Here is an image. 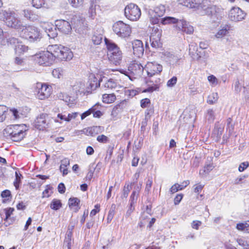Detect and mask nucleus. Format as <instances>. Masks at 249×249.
<instances>
[{"instance_id":"f257e3e1","label":"nucleus","mask_w":249,"mask_h":249,"mask_svg":"<svg viewBox=\"0 0 249 249\" xmlns=\"http://www.w3.org/2000/svg\"><path fill=\"white\" fill-rule=\"evenodd\" d=\"M179 3L190 8L200 10L201 15L209 16L214 20L220 19L223 15V9L212 4L209 0H180Z\"/></svg>"},{"instance_id":"f03ea898","label":"nucleus","mask_w":249,"mask_h":249,"mask_svg":"<svg viewBox=\"0 0 249 249\" xmlns=\"http://www.w3.org/2000/svg\"><path fill=\"white\" fill-rule=\"evenodd\" d=\"M0 20L8 27L20 30L24 27L23 22L14 11L1 9L0 10Z\"/></svg>"},{"instance_id":"7ed1b4c3","label":"nucleus","mask_w":249,"mask_h":249,"mask_svg":"<svg viewBox=\"0 0 249 249\" xmlns=\"http://www.w3.org/2000/svg\"><path fill=\"white\" fill-rule=\"evenodd\" d=\"M48 50L53 55V59L57 58L60 60H70L73 57V53L68 47L60 44L49 45Z\"/></svg>"},{"instance_id":"20e7f679","label":"nucleus","mask_w":249,"mask_h":249,"mask_svg":"<svg viewBox=\"0 0 249 249\" xmlns=\"http://www.w3.org/2000/svg\"><path fill=\"white\" fill-rule=\"evenodd\" d=\"M19 33L21 37L31 42L39 41L42 38L40 30L32 25H24Z\"/></svg>"},{"instance_id":"39448f33","label":"nucleus","mask_w":249,"mask_h":249,"mask_svg":"<svg viewBox=\"0 0 249 249\" xmlns=\"http://www.w3.org/2000/svg\"><path fill=\"white\" fill-rule=\"evenodd\" d=\"M161 23L163 25L168 24H176V27L179 30L188 34H191L194 32V28L186 21L178 19L171 17H166L161 19Z\"/></svg>"},{"instance_id":"423d86ee","label":"nucleus","mask_w":249,"mask_h":249,"mask_svg":"<svg viewBox=\"0 0 249 249\" xmlns=\"http://www.w3.org/2000/svg\"><path fill=\"white\" fill-rule=\"evenodd\" d=\"M106 44L108 50V55L109 60L115 65L120 64L123 53L119 47L114 43L106 39Z\"/></svg>"},{"instance_id":"0eeeda50","label":"nucleus","mask_w":249,"mask_h":249,"mask_svg":"<svg viewBox=\"0 0 249 249\" xmlns=\"http://www.w3.org/2000/svg\"><path fill=\"white\" fill-rule=\"evenodd\" d=\"M35 60L39 65L43 66H49L54 61L53 55L48 49L46 51L37 53L35 56Z\"/></svg>"},{"instance_id":"6e6552de","label":"nucleus","mask_w":249,"mask_h":249,"mask_svg":"<svg viewBox=\"0 0 249 249\" xmlns=\"http://www.w3.org/2000/svg\"><path fill=\"white\" fill-rule=\"evenodd\" d=\"M113 30L118 36L124 38L129 36L131 33L129 25L122 21H119L114 24Z\"/></svg>"},{"instance_id":"1a4fd4ad","label":"nucleus","mask_w":249,"mask_h":249,"mask_svg":"<svg viewBox=\"0 0 249 249\" xmlns=\"http://www.w3.org/2000/svg\"><path fill=\"white\" fill-rule=\"evenodd\" d=\"M124 15L129 20L136 21L140 18L141 12L137 5L130 3L124 9Z\"/></svg>"},{"instance_id":"9d476101","label":"nucleus","mask_w":249,"mask_h":249,"mask_svg":"<svg viewBox=\"0 0 249 249\" xmlns=\"http://www.w3.org/2000/svg\"><path fill=\"white\" fill-rule=\"evenodd\" d=\"M51 88L46 84L37 83L35 87L36 96L40 100L48 98L51 94Z\"/></svg>"},{"instance_id":"9b49d317","label":"nucleus","mask_w":249,"mask_h":249,"mask_svg":"<svg viewBox=\"0 0 249 249\" xmlns=\"http://www.w3.org/2000/svg\"><path fill=\"white\" fill-rule=\"evenodd\" d=\"M162 30L158 27H153L150 36V42L152 48L157 49L160 48L162 43L160 41Z\"/></svg>"},{"instance_id":"f8f14e48","label":"nucleus","mask_w":249,"mask_h":249,"mask_svg":"<svg viewBox=\"0 0 249 249\" xmlns=\"http://www.w3.org/2000/svg\"><path fill=\"white\" fill-rule=\"evenodd\" d=\"M97 75L96 76L94 74H90L89 77V80L86 84L88 93L91 94L93 90H95L100 87V83L102 81L101 76Z\"/></svg>"},{"instance_id":"ddd939ff","label":"nucleus","mask_w":249,"mask_h":249,"mask_svg":"<svg viewBox=\"0 0 249 249\" xmlns=\"http://www.w3.org/2000/svg\"><path fill=\"white\" fill-rule=\"evenodd\" d=\"M246 14L239 7H232L229 11L228 17L230 20L239 22L243 20Z\"/></svg>"},{"instance_id":"4468645a","label":"nucleus","mask_w":249,"mask_h":249,"mask_svg":"<svg viewBox=\"0 0 249 249\" xmlns=\"http://www.w3.org/2000/svg\"><path fill=\"white\" fill-rule=\"evenodd\" d=\"M149 77L160 73L162 70V66L155 62H148L144 68Z\"/></svg>"},{"instance_id":"2eb2a0df","label":"nucleus","mask_w":249,"mask_h":249,"mask_svg":"<svg viewBox=\"0 0 249 249\" xmlns=\"http://www.w3.org/2000/svg\"><path fill=\"white\" fill-rule=\"evenodd\" d=\"M104 131V127L100 126H93L85 128L76 132L77 135L84 134L87 136H94Z\"/></svg>"},{"instance_id":"dca6fc26","label":"nucleus","mask_w":249,"mask_h":249,"mask_svg":"<svg viewBox=\"0 0 249 249\" xmlns=\"http://www.w3.org/2000/svg\"><path fill=\"white\" fill-rule=\"evenodd\" d=\"M55 26L58 31L64 34H68L71 30L70 23L65 20L59 19L55 20Z\"/></svg>"},{"instance_id":"f3484780","label":"nucleus","mask_w":249,"mask_h":249,"mask_svg":"<svg viewBox=\"0 0 249 249\" xmlns=\"http://www.w3.org/2000/svg\"><path fill=\"white\" fill-rule=\"evenodd\" d=\"M132 47L133 51V54L137 57H141L143 55L144 48L142 41L136 39L132 41Z\"/></svg>"},{"instance_id":"a211bd4d","label":"nucleus","mask_w":249,"mask_h":249,"mask_svg":"<svg viewBox=\"0 0 249 249\" xmlns=\"http://www.w3.org/2000/svg\"><path fill=\"white\" fill-rule=\"evenodd\" d=\"M72 89L76 95H88V90L85 83L82 81H77L72 86Z\"/></svg>"},{"instance_id":"6ab92c4d","label":"nucleus","mask_w":249,"mask_h":249,"mask_svg":"<svg viewBox=\"0 0 249 249\" xmlns=\"http://www.w3.org/2000/svg\"><path fill=\"white\" fill-rule=\"evenodd\" d=\"M161 57L165 61L169 62L171 64L175 65L178 63L180 59V57L177 55H175L173 53L164 51L161 53Z\"/></svg>"},{"instance_id":"aec40b11","label":"nucleus","mask_w":249,"mask_h":249,"mask_svg":"<svg viewBox=\"0 0 249 249\" xmlns=\"http://www.w3.org/2000/svg\"><path fill=\"white\" fill-rule=\"evenodd\" d=\"M9 42L10 44H13L15 45V50L17 53L20 54L25 52H27L28 50V47L21 42H19L18 39L15 37H11L9 39Z\"/></svg>"},{"instance_id":"412c9836","label":"nucleus","mask_w":249,"mask_h":249,"mask_svg":"<svg viewBox=\"0 0 249 249\" xmlns=\"http://www.w3.org/2000/svg\"><path fill=\"white\" fill-rule=\"evenodd\" d=\"M43 28L50 37L54 38L57 36V32L56 31V28L55 26H53L51 23H44Z\"/></svg>"},{"instance_id":"4be33fe9","label":"nucleus","mask_w":249,"mask_h":249,"mask_svg":"<svg viewBox=\"0 0 249 249\" xmlns=\"http://www.w3.org/2000/svg\"><path fill=\"white\" fill-rule=\"evenodd\" d=\"M160 82V78H157L155 80L150 79L148 82V87L143 90V92H152L157 90L159 88V85Z\"/></svg>"},{"instance_id":"5701e85b","label":"nucleus","mask_w":249,"mask_h":249,"mask_svg":"<svg viewBox=\"0 0 249 249\" xmlns=\"http://www.w3.org/2000/svg\"><path fill=\"white\" fill-rule=\"evenodd\" d=\"M23 127V126L21 125H12L7 127L4 129V131L7 134L8 136H10L14 133L24 132Z\"/></svg>"},{"instance_id":"b1692460","label":"nucleus","mask_w":249,"mask_h":249,"mask_svg":"<svg viewBox=\"0 0 249 249\" xmlns=\"http://www.w3.org/2000/svg\"><path fill=\"white\" fill-rule=\"evenodd\" d=\"M143 70L142 66L136 60L131 61L128 67V70L134 74L139 73Z\"/></svg>"},{"instance_id":"393cba45","label":"nucleus","mask_w":249,"mask_h":249,"mask_svg":"<svg viewBox=\"0 0 249 249\" xmlns=\"http://www.w3.org/2000/svg\"><path fill=\"white\" fill-rule=\"evenodd\" d=\"M22 14L25 18L31 21H36L39 18L38 15L30 10H23Z\"/></svg>"},{"instance_id":"a878e982","label":"nucleus","mask_w":249,"mask_h":249,"mask_svg":"<svg viewBox=\"0 0 249 249\" xmlns=\"http://www.w3.org/2000/svg\"><path fill=\"white\" fill-rule=\"evenodd\" d=\"M230 28V26L227 24L223 26H221L220 28L215 34V37L217 38H221L223 37L229 33Z\"/></svg>"},{"instance_id":"bb28decb","label":"nucleus","mask_w":249,"mask_h":249,"mask_svg":"<svg viewBox=\"0 0 249 249\" xmlns=\"http://www.w3.org/2000/svg\"><path fill=\"white\" fill-rule=\"evenodd\" d=\"M45 115L42 114L36 120V125L38 129H43L47 126L46 120L45 119Z\"/></svg>"},{"instance_id":"cd10ccee","label":"nucleus","mask_w":249,"mask_h":249,"mask_svg":"<svg viewBox=\"0 0 249 249\" xmlns=\"http://www.w3.org/2000/svg\"><path fill=\"white\" fill-rule=\"evenodd\" d=\"M96 6L97 0H90L88 13L89 17L92 18H93L96 15Z\"/></svg>"},{"instance_id":"c85d7f7f","label":"nucleus","mask_w":249,"mask_h":249,"mask_svg":"<svg viewBox=\"0 0 249 249\" xmlns=\"http://www.w3.org/2000/svg\"><path fill=\"white\" fill-rule=\"evenodd\" d=\"M70 165V160L68 158H65L61 160L60 170L63 173V176L68 174V170L67 167Z\"/></svg>"},{"instance_id":"c756f323","label":"nucleus","mask_w":249,"mask_h":249,"mask_svg":"<svg viewBox=\"0 0 249 249\" xmlns=\"http://www.w3.org/2000/svg\"><path fill=\"white\" fill-rule=\"evenodd\" d=\"M116 99V95L114 93L104 94L102 96V101L106 104L113 103Z\"/></svg>"},{"instance_id":"7c9ffc66","label":"nucleus","mask_w":249,"mask_h":249,"mask_svg":"<svg viewBox=\"0 0 249 249\" xmlns=\"http://www.w3.org/2000/svg\"><path fill=\"white\" fill-rule=\"evenodd\" d=\"M117 83L116 81L113 79H109L103 86L105 90L115 89L117 87Z\"/></svg>"},{"instance_id":"2f4dec72","label":"nucleus","mask_w":249,"mask_h":249,"mask_svg":"<svg viewBox=\"0 0 249 249\" xmlns=\"http://www.w3.org/2000/svg\"><path fill=\"white\" fill-rule=\"evenodd\" d=\"M206 120L210 123H213L215 119V112L213 109L207 110L205 114Z\"/></svg>"},{"instance_id":"473e14b6","label":"nucleus","mask_w":249,"mask_h":249,"mask_svg":"<svg viewBox=\"0 0 249 249\" xmlns=\"http://www.w3.org/2000/svg\"><path fill=\"white\" fill-rule=\"evenodd\" d=\"M154 12L155 13V15H154L155 17H161L164 15L165 12V7L163 5H159L155 8Z\"/></svg>"},{"instance_id":"72a5a7b5","label":"nucleus","mask_w":249,"mask_h":249,"mask_svg":"<svg viewBox=\"0 0 249 249\" xmlns=\"http://www.w3.org/2000/svg\"><path fill=\"white\" fill-rule=\"evenodd\" d=\"M62 204L60 200L57 199H53L51 204L50 208L54 210H58L62 207Z\"/></svg>"},{"instance_id":"f704fd0d","label":"nucleus","mask_w":249,"mask_h":249,"mask_svg":"<svg viewBox=\"0 0 249 249\" xmlns=\"http://www.w3.org/2000/svg\"><path fill=\"white\" fill-rule=\"evenodd\" d=\"M25 135V131L23 132H19L18 133H14L12 135H10L11 139L15 142H18L21 141L24 137Z\"/></svg>"},{"instance_id":"c9c22d12","label":"nucleus","mask_w":249,"mask_h":249,"mask_svg":"<svg viewBox=\"0 0 249 249\" xmlns=\"http://www.w3.org/2000/svg\"><path fill=\"white\" fill-rule=\"evenodd\" d=\"M142 183L140 184V187L138 186L137 191H133L130 197V203L134 204L136 202L137 199V196L138 195L140 190L141 189Z\"/></svg>"},{"instance_id":"e433bc0d","label":"nucleus","mask_w":249,"mask_h":249,"mask_svg":"<svg viewBox=\"0 0 249 249\" xmlns=\"http://www.w3.org/2000/svg\"><path fill=\"white\" fill-rule=\"evenodd\" d=\"M218 99V95L216 92H213L208 97L207 103L213 105L215 103Z\"/></svg>"},{"instance_id":"4c0bfd02","label":"nucleus","mask_w":249,"mask_h":249,"mask_svg":"<svg viewBox=\"0 0 249 249\" xmlns=\"http://www.w3.org/2000/svg\"><path fill=\"white\" fill-rule=\"evenodd\" d=\"M124 92L125 95L128 98H132L133 97L138 94L139 92V91L138 89H125Z\"/></svg>"},{"instance_id":"58836bf2","label":"nucleus","mask_w":249,"mask_h":249,"mask_svg":"<svg viewBox=\"0 0 249 249\" xmlns=\"http://www.w3.org/2000/svg\"><path fill=\"white\" fill-rule=\"evenodd\" d=\"M1 196L3 198V202L4 203L10 201L12 197L11 192L8 190H5L2 191L1 194Z\"/></svg>"},{"instance_id":"ea45409f","label":"nucleus","mask_w":249,"mask_h":249,"mask_svg":"<svg viewBox=\"0 0 249 249\" xmlns=\"http://www.w3.org/2000/svg\"><path fill=\"white\" fill-rule=\"evenodd\" d=\"M116 209V205L114 204H112L111 206L110 209L108 212V213L107 217V223L110 222L113 219L115 214V211Z\"/></svg>"},{"instance_id":"a19ab883","label":"nucleus","mask_w":249,"mask_h":249,"mask_svg":"<svg viewBox=\"0 0 249 249\" xmlns=\"http://www.w3.org/2000/svg\"><path fill=\"white\" fill-rule=\"evenodd\" d=\"M8 108L5 106L0 105V122L4 121L6 118V112Z\"/></svg>"},{"instance_id":"79ce46f5","label":"nucleus","mask_w":249,"mask_h":249,"mask_svg":"<svg viewBox=\"0 0 249 249\" xmlns=\"http://www.w3.org/2000/svg\"><path fill=\"white\" fill-rule=\"evenodd\" d=\"M64 73V71L60 68L54 69L52 71V74L54 77L60 78Z\"/></svg>"},{"instance_id":"37998d69","label":"nucleus","mask_w":249,"mask_h":249,"mask_svg":"<svg viewBox=\"0 0 249 249\" xmlns=\"http://www.w3.org/2000/svg\"><path fill=\"white\" fill-rule=\"evenodd\" d=\"M102 38L103 36L102 35L94 34L92 36L91 40L95 45H99L102 42Z\"/></svg>"},{"instance_id":"c03bdc74","label":"nucleus","mask_w":249,"mask_h":249,"mask_svg":"<svg viewBox=\"0 0 249 249\" xmlns=\"http://www.w3.org/2000/svg\"><path fill=\"white\" fill-rule=\"evenodd\" d=\"M73 7L78 8L83 5L84 0H68Z\"/></svg>"},{"instance_id":"a18cd8bd","label":"nucleus","mask_w":249,"mask_h":249,"mask_svg":"<svg viewBox=\"0 0 249 249\" xmlns=\"http://www.w3.org/2000/svg\"><path fill=\"white\" fill-rule=\"evenodd\" d=\"M15 176L16 178L14 182V184L16 189H18L19 184L20 183V178L21 177H22V175L19 172L16 171L15 173Z\"/></svg>"},{"instance_id":"49530a36","label":"nucleus","mask_w":249,"mask_h":249,"mask_svg":"<svg viewBox=\"0 0 249 249\" xmlns=\"http://www.w3.org/2000/svg\"><path fill=\"white\" fill-rule=\"evenodd\" d=\"M224 127L223 126L215 124L213 132L217 135V137H220L223 131Z\"/></svg>"},{"instance_id":"de8ad7c7","label":"nucleus","mask_w":249,"mask_h":249,"mask_svg":"<svg viewBox=\"0 0 249 249\" xmlns=\"http://www.w3.org/2000/svg\"><path fill=\"white\" fill-rule=\"evenodd\" d=\"M52 187L49 185H47L45 190L42 193V197H49L52 192L51 191Z\"/></svg>"},{"instance_id":"09e8293b","label":"nucleus","mask_w":249,"mask_h":249,"mask_svg":"<svg viewBox=\"0 0 249 249\" xmlns=\"http://www.w3.org/2000/svg\"><path fill=\"white\" fill-rule=\"evenodd\" d=\"M249 223L247 222L238 223L236 225V228L241 231L246 232V230L248 229Z\"/></svg>"},{"instance_id":"8fccbe9b","label":"nucleus","mask_w":249,"mask_h":249,"mask_svg":"<svg viewBox=\"0 0 249 249\" xmlns=\"http://www.w3.org/2000/svg\"><path fill=\"white\" fill-rule=\"evenodd\" d=\"M79 203V199L76 197L70 198L69 200V205L70 207L78 206Z\"/></svg>"},{"instance_id":"3c124183","label":"nucleus","mask_w":249,"mask_h":249,"mask_svg":"<svg viewBox=\"0 0 249 249\" xmlns=\"http://www.w3.org/2000/svg\"><path fill=\"white\" fill-rule=\"evenodd\" d=\"M32 5L36 8H39L44 4V0H32Z\"/></svg>"},{"instance_id":"603ef678","label":"nucleus","mask_w":249,"mask_h":249,"mask_svg":"<svg viewBox=\"0 0 249 249\" xmlns=\"http://www.w3.org/2000/svg\"><path fill=\"white\" fill-rule=\"evenodd\" d=\"M208 80L211 83V85L213 87L215 86L218 84V80L215 76L211 75L208 77Z\"/></svg>"},{"instance_id":"864d4df0","label":"nucleus","mask_w":249,"mask_h":249,"mask_svg":"<svg viewBox=\"0 0 249 249\" xmlns=\"http://www.w3.org/2000/svg\"><path fill=\"white\" fill-rule=\"evenodd\" d=\"M64 245L65 247L67 248V249H71V232H70L67 234V237L64 241Z\"/></svg>"},{"instance_id":"5fc2aeb1","label":"nucleus","mask_w":249,"mask_h":249,"mask_svg":"<svg viewBox=\"0 0 249 249\" xmlns=\"http://www.w3.org/2000/svg\"><path fill=\"white\" fill-rule=\"evenodd\" d=\"M177 77L176 76H173L167 81V86L169 88L173 87L177 84Z\"/></svg>"},{"instance_id":"6e6d98bb","label":"nucleus","mask_w":249,"mask_h":249,"mask_svg":"<svg viewBox=\"0 0 249 249\" xmlns=\"http://www.w3.org/2000/svg\"><path fill=\"white\" fill-rule=\"evenodd\" d=\"M97 141L99 142L106 143L108 142V138L104 135H101L97 137Z\"/></svg>"},{"instance_id":"4d7b16f0","label":"nucleus","mask_w":249,"mask_h":249,"mask_svg":"<svg viewBox=\"0 0 249 249\" xmlns=\"http://www.w3.org/2000/svg\"><path fill=\"white\" fill-rule=\"evenodd\" d=\"M130 188L131 187L129 184L124 186L123 189L122 197L124 198H126L127 197L128 194L130 191Z\"/></svg>"},{"instance_id":"13d9d810","label":"nucleus","mask_w":249,"mask_h":249,"mask_svg":"<svg viewBox=\"0 0 249 249\" xmlns=\"http://www.w3.org/2000/svg\"><path fill=\"white\" fill-rule=\"evenodd\" d=\"M133 204H129L128 209L126 212L125 214V217H128L130 216L131 213L133 212V211L135 210V207L133 206Z\"/></svg>"},{"instance_id":"bf43d9fd","label":"nucleus","mask_w":249,"mask_h":249,"mask_svg":"<svg viewBox=\"0 0 249 249\" xmlns=\"http://www.w3.org/2000/svg\"><path fill=\"white\" fill-rule=\"evenodd\" d=\"M249 166V163L248 161L242 162L238 167V170L239 172H243L246 169H247Z\"/></svg>"},{"instance_id":"052dcab7","label":"nucleus","mask_w":249,"mask_h":249,"mask_svg":"<svg viewBox=\"0 0 249 249\" xmlns=\"http://www.w3.org/2000/svg\"><path fill=\"white\" fill-rule=\"evenodd\" d=\"M150 104V101L148 98L142 99L141 101V106L142 108H145Z\"/></svg>"},{"instance_id":"680f3d73","label":"nucleus","mask_w":249,"mask_h":249,"mask_svg":"<svg viewBox=\"0 0 249 249\" xmlns=\"http://www.w3.org/2000/svg\"><path fill=\"white\" fill-rule=\"evenodd\" d=\"M179 190H181V189H180V186H179V184L178 183L175 184L170 188V192L172 194H174Z\"/></svg>"},{"instance_id":"e2e57ef3","label":"nucleus","mask_w":249,"mask_h":249,"mask_svg":"<svg viewBox=\"0 0 249 249\" xmlns=\"http://www.w3.org/2000/svg\"><path fill=\"white\" fill-rule=\"evenodd\" d=\"M152 185V180L151 179L149 178L146 182V186H145V191L146 192H147V193H149V192H150Z\"/></svg>"},{"instance_id":"0e129e2a","label":"nucleus","mask_w":249,"mask_h":249,"mask_svg":"<svg viewBox=\"0 0 249 249\" xmlns=\"http://www.w3.org/2000/svg\"><path fill=\"white\" fill-rule=\"evenodd\" d=\"M194 187V192L197 194H199L203 188L204 185L198 183L195 185Z\"/></svg>"},{"instance_id":"69168bd1","label":"nucleus","mask_w":249,"mask_h":249,"mask_svg":"<svg viewBox=\"0 0 249 249\" xmlns=\"http://www.w3.org/2000/svg\"><path fill=\"white\" fill-rule=\"evenodd\" d=\"M78 112H72L71 113H69L67 116V119L66 120V122H70L72 119H75L78 115Z\"/></svg>"},{"instance_id":"338daca9","label":"nucleus","mask_w":249,"mask_h":249,"mask_svg":"<svg viewBox=\"0 0 249 249\" xmlns=\"http://www.w3.org/2000/svg\"><path fill=\"white\" fill-rule=\"evenodd\" d=\"M95 209L92 210L90 213V216H93L96 215V214L100 211V205L98 204H96L94 206Z\"/></svg>"},{"instance_id":"774afa93","label":"nucleus","mask_w":249,"mask_h":249,"mask_svg":"<svg viewBox=\"0 0 249 249\" xmlns=\"http://www.w3.org/2000/svg\"><path fill=\"white\" fill-rule=\"evenodd\" d=\"M201 224L202 223L200 221H193L192 223V227L194 229L198 230Z\"/></svg>"}]
</instances>
